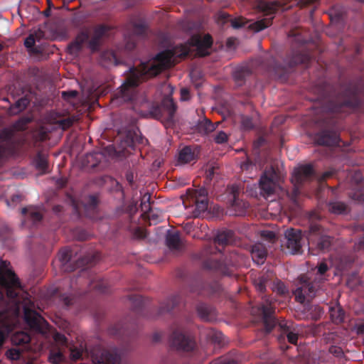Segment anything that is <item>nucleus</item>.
<instances>
[{
  "label": "nucleus",
  "mask_w": 364,
  "mask_h": 364,
  "mask_svg": "<svg viewBox=\"0 0 364 364\" xmlns=\"http://www.w3.org/2000/svg\"><path fill=\"white\" fill-rule=\"evenodd\" d=\"M18 287V282L15 274L6 269V262H0V297L2 296V290L6 289L9 297H14L16 293L13 291Z\"/></svg>",
  "instance_id": "1"
},
{
  "label": "nucleus",
  "mask_w": 364,
  "mask_h": 364,
  "mask_svg": "<svg viewBox=\"0 0 364 364\" xmlns=\"http://www.w3.org/2000/svg\"><path fill=\"white\" fill-rule=\"evenodd\" d=\"M276 178L277 176L272 168L266 171L262 176L259 181V186L261 188V193L264 197L267 198L279 190L280 187L276 181Z\"/></svg>",
  "instance_id": "2"
},
{
  "label": "nucleus",
  "mask_w": 364,
  "mask_h": 364,
  "mask_svg": "<svg viewBox=\"0 0 364 364\" xmlns=\"http://www.w3.org/2000/svg\"><path fill=\"white\" fill-rule=\"evenodd\" d=\"M24 316L26 323L31 328L41 333H46L47 332L48 326V323L35 311H30L25 307Z\"/></svg>",
  "instance_id": "3"
},
{
  "label": "nucleus",
  "mask_w": 364,
  "mask_h": 364,
  "mask_svg": "<svg viewBox=\"0 0 364 364\" xmlns=\"http://www.w3.org/2000/svg\"><path fill=\"white\" fill-rule=\"evenodd\" d=\"M174 53L171 50H166L159 53L156 56L155 64L151 65L150 74H156L164 68L171 66Z\"/></svg>",
  "instance_id": "4"
},
{
  "label": "nucleus",
  "mask_w": 364,
  "mask_h": 364,
  "mask_svg": "<svg viewBox=\"0 0 364 364\" xmlns=\"http://www.w3.org/2000/svg\"><path fill=\"white\" fill-rule=\"evenodd\" d=\"M285 237L287 240V247L290 253L295 254L299 252L301 245V233L300 231L289 229L285 232Z\"/></svg>",
  "instance_id": "5"
},
{
  "label": "nucleus",
  "mask_w": 364,
  "mask_h": 364,
  "mask_svg": "<svg viewBox=\"0 0 364 364\" xmlns=\"http://www.w3.org/2000/svg\"><path fill=\"white\" fill-rule=\"evenodd\" d=\"M138 85L137 77L135 76H131L121 87L120 90L117 94V99H122L124 101L129 100L130 94L132 93V89Z\"/></svg>",
  "instance_id": "6"
},
{
  "label": "nucleus",
  "mask_w": 364,
  "mask_h": 364,
  "mask_svg": "<svg viewBox=\"0 0 364 364\" xmlns=\"http://www.w3.org/2000/svg\"><path fill=\"white\" fill-rule=\"evenodd\" d=\"M313 173L312 166L310 165L298 166L293 171L291 181L294 183H301L311 176Z\"/></svg>",
  "instance_id": "7"
},
{
  "label": "nucleus",
  "mask_w": 364,
  "mask_h": 364,
  "mask_svg": "<svg viewBox=\"0 0 364 364\" xmlns=\"http://www.w3.org/2000/svg\"><path fill=\"white\" fill-rule=\"evenodd\" d=\"M193 43L197 47V52L199 55L204 56L209 53L208 50L212 45L211 37L208 35L203 38L196 37L193 39Z\"/></svg>",
  "instance_id": "8"
},
{
  "label": "nucleus",
  "mask_w": 364,
  "mask_h": 364,
  "mask_svg": "<svg viewBox=\"0 0 364 364\" xmlns=\"http://www.w3.org/2000/svg\"><path fill=\"white\" fill-rule=\"evenodd\" d=\"M294 294L296 299L298 301L303 303L306 296L311 297L313 296L312 287L309 284L304 282L301 287L296 289Z\"/></svg>",
  "instance_id": "9"
},
{
  "label": "nucleus",
  "mask_w": 364,
  "mask_h": 364,
  "mask_svg": "<svg viewBox=\"0 0 364 364\" xmlns=\"http://www.w3.org/2000/svg\"><path fill=\"white\" fill-rule=\"evenodd\" d=\"M251 255L253 261L257 264H262L264 262L266 252L264 248L259 245H255L252 247Z\"/></svg>",
  "instance_id": "10"
},
{
  "label": "nucleus",
  "mask_w": 364,
  "mask_h": 364,
  "mask_svg": "<svg viewBox=\"0 0 364 364\" xmlns=\"http://www.w3.org/2000/svg\"><path fill=\"white\" fill-rule=\"evenodd\" d=\"M331 316L335 323H340L344 318V312L340 306L331 308Z\"/></svg>",
  "instance_id": "11"
},
{
  "label": "nucleus",
  "mask_w": 364,
  "mask_h": 364,
  "mask_svg": "<svg viewBox=\"0 0 364 364\" xmlns=\"http://www.w3.org/2000/svg\"><path fill=\"white\" fill-rule=\"evenodd\" d=\"M96 364H116L118 359L109 353H103L100 360H95Z\"/></svg>",
  "instance_id": "12"
},
{
  "label": "nucleus",
  "mask_w": 364,
  "mask_h": 364,
  "mask_svg": "<svg viewBox=\"0 0 364 364\" xmlns=\"http://www.w3.org/2000/svg\"><path fill=\"white\" fill-rule=\"evenodd\" d=\"M11 340L14 343L20 345L29 342L30 337L28 334L23 332H18L12 336Z\"/></svg>",
  "instance_id": "13"
},
{
  "label": "nucleus",
  "mask_w": 364,
  "mask_h": 364,
  "mask_svg": "<svg viewBox=\"0 0 364 364\" xmlns=\"http://www.w3.org/2000/svg\"><path fill=\"white\" fill-rule=\"evenodd\" d=\"M193 158L191 150L188 147L183 149L179 154V159L181 161L188 163Z\"/></svg>",
  "instance_id": "14"
},
{
  "label": "nucleus",
  "mask_w": 364,
  "mask_h": 364,
  "mask_svg": "<svg viewBox=\"0 0 364 364\" xmlns=\"http://www.w3.org/2000/svg\"><path fill=\"white\" fill-rule=\"evenodd\" d=\"M268 25L269 22H267L264 20H260L250 24L248 27L255 32H259L267 27Z\"/></svg>",
  "instance_id": "15"
},
{
  "label": "nucleus",
  "mask_w": 364,
  "mask_h": 364,
  "mask_svg": "<svg viewBox=\"0 0 364 364\" xmlns=\"http://www.w3.org/2000/svg\"><path fill=\"white\" fill-rule=\"evenodd\" d=\"M22 213H28L34 221H38L41 218V214L32 207L28 208H23Z\"/></svg>",
  "instance_id": "16"
},
{
  "label": "nucleus",
  "mask_w": 364,
  "mask_h": 364,
  "mask_svg": "<svg viewBox=\"0 0 364 364\" xmlns=\"http://www.w3.org/2000/svg\"><path fill=\"white\" fill-rule=\"evenodd\" d=\"M87 38V36L85 34H82L80 36H78L76 41L72 43L69 47L70 52H76L80 48V44L83 43Z\"/></svg>",
  "instance_id": "17"
},
{
  "label": "nucleus",
  "mask_w": 364,
  "mask_h": 364,
  "mask_svg": "<svg viewBox=\"0 0 364 364\" xmlns=\"http://www.w3.org/2000/svg\"><path fill=\"white\" fill-rule=\"evenodd\" d=\"M47 166H48L47 160L44 157H40L36 161V167L41 172H44L45 170L47 168Z\"/></svg>",
  "instance_id": "18"
},
{
  "label": "nucleus",
  "mask_w": 364,
  "mask_h": 364,
  "mask_svg": "<svg viewBox=\"0 0 364 364\" xmlns=\"http://www.w3.org/2000/svg\"><path fill=\"white\" fill-rule=\"evenodd\" d=\"M63 359V355L60 352L53 353L49 357L50 361L54 364H58Z\"/></svg>",
  "instance_id": "19"
},
{
  "label": "nucleus",
  "mask_w": 364,
  "mask_h": 364,
  "mask_svg": "<svg viewBox=\"0 0 364 364\" xmlns=\"http://www.w3.org/2000/svg\"><path fill=\"white\" fill-rule=\"evenodd\" d=\"M228 140V134L224 132H218L215 136V141L218 144H222Z\"/></svg>",
  "instance_id": "20"
},
{
  "label": "nucleus",
  "mask_w": 364,
  "mask_h": 364,
  "mask_svg": "<svg viewBox=\"0 0 364 364\" xmlns=\"http://www.w3.org/2000/svg\"><path fill=\"white\" fill-rule=\"evenodd\" d=\"M331 210L334 213H341L344 210V206L340 203H331L330 205Z\"/></svg>",
  "instance_id": "21"
},
{
  "label": "nucleus",
  "mask_w": 364,
  "mask_h": 364,
  "mask_svg": "<svg viewBox=\"0 0 364 364\" xmlns=\"http://www.w3.org/2000/svg\"><path fill=\"white\" fill-rule=\"evenodd\" d=\"M205 134L212 132L215 130V126L209 120H205L203 125Z\"/></svg>",
  "instance_id": "22"
},
{
  "label": "nucleus",
  "mask_w": 364,
  "mask_h": 364,
  "mask_svg": "<svg viewBox=\"0 0 364 364\" xmlns=\"http://www.w3.org/2000/svg\"><path fill=\"white\" fill-rule=\"evenodd\" d=\"M6 355H7L8 358H10L11 360H16L19 357V352H18V350H17L16 349H12V350H9L6 353Z\"/></svg>",
  "instance_id": "23"
},
{
  "label": "nucleus",
  "mask_w": 364,
  "mask_h": 364,
  "mask_svg": "<svg viewBox=\"0 0 364 364\" xmlns=\"http://www.w3.org/2000/svg\"><path fill=\"white\" fill-rule=\"evenodd\" d=\"M7 314L4 313L0 312V327H7L8 321H7Z\"/></svg>",
  "instance_id": "24"
},
{
  "label": "nucleus",
  "mask_w": 364,
  "mask_h": 364,
  "mask_svg": "<svg viewBox=\"0 0 364 364\" xmlns=\"http://www.w3.org/2000/svg\"><path fill=\"white\" fill-rule=\"evenodd\" d=\"M35 43V40L33 36H29L24 41V45L28 48H31Z\"/></svg>",
  "instance_id": "25"
},
{
  "label": "nucleus",
  "mask_w": 364,
  "mask_h": 364,
  "mask_svg": "<svg viewBox=\"0 0 364 364\" xmlns=\"http://www.w3.org/2000/svg\"><path fill=\"white\" fill-rule=\"evenodd\" d=\"M54 340L58 344H63L66 341L65 337L63 335L60 334V333L55 334Z\"/></svg>",
  "instance_id": "26"
},
{
  "label": "nucleus",
  "mask_w": 364,
  "mask_h": 364,
  "mask_svg": "<svg viewBox=\"0 0 364 364\" xmlns=\"http://www.w3.org/2000/svg\"><path fill=\"white\" fill-rule=\"evenodd\" d=\"M287 338H288L289 342H290L291 343H296L297 341V339H298V336L296 333H295L294 332H289L287 334Z\"/></svg>",
  "instance_id": "27"
},
{
  "label": "nucleus",
  "mask_w": 364,
  "mask_h": 364,
  "mask_svg": "<svg viewBox=\"0 0 364 364\" xmlns=\"http://www.w3.org/2000/svg\"><path fill=\"white\" fill-rule=\"evenodd\" d=\"M190 97L189 91L186 88H182L181 90V100H187Z\"/></svg>",
  "instance_id": "28"
},
{
  "label": "nucleus",
  "mask_w": 364,
  "mask_h": 364,
  "mask_svg": "<svg viewBox=\"0 0 364 364\" xmlns=\"http://www.w3.org/2000/svg\"><path fill=\"white\" fill-rule=\"evenodd\" d=\"M82 353L80 350L77 349H72L70 352V356L73 360H77L81 357Z\"/></svg>",
  "instance_id": "29"
},
{
  "label": "nucleus",
  "mask_w": 364,
  "mask_h": 364,
  "mask_svg": "<svg viewBox=\"0 0 364 364\" xmlns=\"http://www.w3.org/2000/svg\"><path fill=\"white\" fill-rule=\"evenodd\" d=\"M276 288H277V291L280 294H284L287 291V289H286L285 286L281 282L277 283L275 285L274 289H275Z\"/></svg>",
  "instance_id": "30"
},
{
  "label": "nucleus",
  "mask_w": 364,
  "mask_h": 364,
  "mask_svg": "<svg viewBox=\"0 0 364 364\" xmlns=\"http://www.w3.org/2000/svg\"><path fill=\"white\" fill-rule=\"evenodd\" d=\"M197 207L200 211H205L207 210L208 204L205 200H202L200 203H197Z\"/></svg>",
  "instance_id": "31"
},
{
  "label": "nucleus",
  "mask_w": 364,
  "mask_h": 364,
  "mask_svg": "<svg viewBox=\"0 0 364 364\" xmlns=\"http://www.w3.org/2000/svg\"><path fill=\"white\" fill-rule=\"evenodd\" d=\"M262 235L263 237L269 238V239H272V238H274L275 237V235H274V233L273 232L267 231V230L262 231Z\"/></svg>",
  "instance_id": "32"
},
{
  "label": "nucleus",
  "mask_w": 364,
  "mask_h": 364,
  "mask_svg": "<svg viewBox=\"0 0 364 364\" xmlns=\"http://www.w3.org/2000/svg\"><path fill=\"white\" fill-rule=\"evenodd\" d=\"M27 103L26 99H21L16 102V105L19 109H22L26 106Z\"/></svg>",
  "instance_id": "33"
},
{
  "label": "nucleus",
  "mask_w": 364,
  "mask_h": 364,
  "mask_svg": "<svg viewBox=\"0 0 364 364\" xmlns=\"http://www.w3.org/2000/svg\"><path fill=\"white\" fill-rule=\"evenodd\" d=\"M329 140H330L329 136L325 135L323 136V139L318 140V143L321 144L329 145L330 144Z\"/></svg>",
  "instance_id": "34"
},
{
  "label": "nucleus",
  "mask_w": 364,
  "mask_h": 364,
  "mask_svg": "<svg viewBox=\"0 0 364 364\" xmlns=\"http://www.w3.org/2000/svg\"><path fill=\"white\" fill-rule=\"evenodd\" d=\"M231 25L235 28H238L243 26V24L241 22H239V21L237 19L232 20L231 22Z\"/></svg>",
  "instance_id": "35"
},
{
  "label": "nucleus",
  "mask_w": 364,
  "mask_h": 364,
  "mask_svg": "<svg viewBox=\"0 0 364 364\" xmlns=\"http://www.w3.org/2000/svg\"><path fill=\"white\" fill-rule=\"evenodd\" d=\"M327 269H328V268H327L326 264H325L322 263V264H321L319 265V267H318V272H319L321 274H323L324 272H326Z\"/></svg>",
  "instance_id": "36"
},
{
  "label": "nucleus",
  "mask_w": 364,
  "mask_h": 364,
  "mask_svg": "<svg viewBox=\"0 0 364 364\" xmlns=\"http://www.w3.org/2000/svg\"><path fill=\"white\" fill-rule=\"evenodd\" d=\"M259 8L262 11H267L270 9V6L266 3H261Z\"/></svg>",
  "instance_id": "37"
},
{
  "label": "nucleus",
  "mask_w": 364,
  "mask_h": 364,
  "mask_svg": "<svg viewBox=\"0 0 364 364\" xmlns=\"http://www.w3.org/2000/svg\"><path fill=\"white\" fill-rule=\"evenodd\" d=\"M149 218L150 221H152L153 223H156L158 221L156 218V215L154 214V213H151L149 215Z\"/></svg>",
  "instance_id": "38"
},
{
  "label": "nucleus",
  "mask_w": 364,
  "mask_h": 364,
  "mask_svg": "<svg viewBox=\"0 0 364 364\" xmlns=\"http://www.w3.org/2000/svg\"><path fill=\"white\" fill-rule=\"evenodd\" d=\"M5 338V335L3 332L0 331V346L3 343Z\"/></svg>",
  "instance_id": "39"
},
{
  "label": "nucleus",
  "mask_w": 364,
  "mask_h": 364,
  "mask_svg": "<svg viewBox=\"0 0 364 364\" xmlns=\"http://www.w3.org/2000/svg\"><path fill=\"white\" fill-rule=\"evenodd\" d=\"M63 95H67V93L63 92ZM68 95H69V96H70V97H75V96H76L77 92L75 91H71L70 92H68Z\"/></svg>",
  "instance_id": "40"
},
{
  "label": "nucleus",
  "mask_w": 364,
  "mask_h": 364,
  "mask_svg": "<svg viewBox=\"0 0 364 364\" xmlns=\"http://www.w3.org/2000/svg\"><path fill=\"white\" fill-rule=\"evenodd\" d=\"M257 287V289L259 290V291H262L264 289V285L262 284H255Z\"/></svg>",
  "instance_id": "41"
},
{
  "label": "nucleus",
  "mask_w": 364,
  "mask_h": 364,
  "mask_svg": "<svg viewBox=\"0 0 364 364\" xmlns=\"http://www.w3.org/2000/svg\"><path fill=\"white\" fill-rule=\"evenodd\" d=\"M326 247V245H322L321 247V248H325Z\"/></svg>",
  "instance_id": "42"
}]
</instances>
